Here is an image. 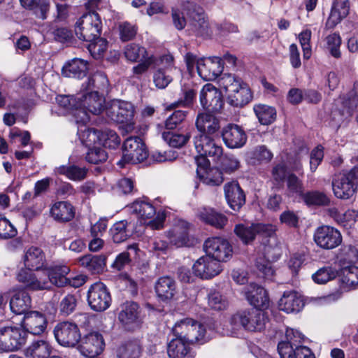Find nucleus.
<instances>
[{
    "label": "nucleus",
    "mask_w": 358,
    "mask_h": 358,
    "mask_svg": "<svg viewBox=\"0 0 358 358\" xmlns=\"http://www.w3.org/2000/svg\"><path fill=\"white\" fill-rule=\"evenodd\" d=\"M78 100V108L74 113L77 123L86 124L90 120V114L98 115L105 108V99L98 91L79 93Z\"/></svg>",
    "instance_id": "1"
},
{
    "label": "nucleus",
    "mask_w": 358,
    "mask_h": 358,
    "mask_svg": "<svg viewBox=\"0 0 358 358\" xmlns=\"http://www.w3.org/2000/svg\"><path fill=\"white\" fill-rule=\"evenodd\" d=\"M267 318L262 310L251 308L234 315L230 320L233 331L231 335L236 334L235 331L241 327L247 331H261L265 328Z\"/></svg>",
    "instance_id": "2"
},
{
    "label": "nucleus",
    "mask_w": 358,
    "mask_h": 358,
    "mask_svg": "<svg viewBox=\"0 0 358 358\" xmlns=\"http://www.w3.org/2000/svg\"><path fill=\"white\" fill-rule=\"evenodd\" d=\"M172 331L176 337H179L189 343L203 344L208 341L204 326L191 318H185L176 322Z\"/></svg>",
    "instance_id": "3"
},
{
    "label": "nucleus",
    "mask_w": 358,
    "mask_h": 358,
    "mask_svg": "<svg viewBox=\"0 0 358 358\" xmlns=\"http://www.w3.org/2000/svg\"><path fill=\"white\" fill-rule=\"evenodd\" d=\"M102 22L100 15L95 11H88L77 21L75 33L78 38L85 41H93L101 36Z\"/></svg>",
    "instance_id": "4"
},
{
    "label": "nucleus",
    "mask_w": 358,
    "mask_h": 358,
    "mask_svg": "<svg viewBox=\"0 0 358 358\" xmlns=\"http://www.w3.org/2000/svg\"><path fill=\"white\" fill-rule=\"evenodd\" d=\"M184 9L189 18V30L197 36L210 37L213 31L202 7L192 1H187Z\"/></svg>",
    "instance_id": "5"
},
{
    "label": "nucleus",
    "mask_w": 358,
    "mask_h": 358,
    "mask_svg": "<svg viewBox=\"0 0 358 358\" xmlns=\"http://www.w3.org/2000/svg\"><path fill=\"white\" fill-rule=\"evenodd\" d=\"M131 213L136 214L145 224H147L152 230H159L163 228L165 216L157 215V216L146 222L147 220L152 218L156 214L155 208L153 205L145 200H136L130 206Z\"/></svg>",
    "instance_id": "6"
},
{
    "label": "nucleus",
    "mask_w": 358,
    "mask_h": 358,
    "mask_svg": "<svg viewBox=\"0 0 358 358\" xmlns=\"http://www.w3.org/2000/svg\"><path fill=\"white\" fill-rule=\"evenodd\" d=\"M275 232V227L271 224L252 223L250 225L238 224L234 227V233L245 245L253 242L257 235L271 237Z\"/></svg>",
    "instance_id": "7"
},
{
    "label": "nucleus",
    "mask_w": 358,
    "mask_h": 358,
    "mask_svg": "<svg viewBox=\"0 0 358 358\" xmlns=\"http://www.w3.org/2000/svg\"><path fill=\"white\" fill-rule=\"evenodd\" d=\"M26 332L16 327H0V350L13 352L20 349L26 343Z\"/></svg>",
    "instance_id": "8"
},
{
    "label": "nucleus",
    "mask_w": 358,
    "mask_h": 358,
    "mask_svg": "<svg viewBox=\"0 0 358 358\" xmlns=\"http://www.w3.org/2000/svg\"><path fill=\"white\" fill-rule=\"evenodd\" d=\"M148 156L145 143L138 136L127 138L123 144L122 159L117 164H136L145 160Z\"/></svg>",
    "instance_id": "9"
},
{
    "label": "nucleus",
    "mask_w": 358,
    "mask_h": 358,
    "mask_svg": "<svg viewBox=\"0 0 358 358\" xmlns=\"http://www.w3.org/2000/svg\"><path fill=\"white\" fill-rule=\"evenodd\" d=\"M107 116L117 123H126L127 132L134 129L130 123L134 113L133 105L127 101H114L106 108Z\"/></svg>",
    "instance_id": "10"
},
{
    "label": "nucleus",
    "mask_w": 358,
    "mask_h": 358,
    "mask_svg": "<svg viewBox=\"0 0 358 358\" xmlns=\"http://www.w3.org/2000/svg\"><path fill=\"white\" fill-rule=\"evenodd\" d=\"M78 350L85 357L93 358L97 357L104 350L105 341L103 335L97 331H92L80 336Z\"/></svg>",
    "instance_id": "11"
},
{
    "label": "nucleus",
    "mask_w": 358,
    "mask_h": 358,
    "mask_svg": "<svg viewBox=\"0 0 358 358\" xmlns=\"http://www.w3.org/2000/svg\"><path fill=\"white\" fill-rule=\"evenodd\" d=\"M53 332L57 343L64 347L74 348L80 339L79 328L73 322H59L55 327Z\"/></svg>",
    "instance_id": "12"
},
{
    "label": "nucleus",
    "mask_w": 358,
    "mask_h": 358,
    "mask_svg": "<svg viewBox=\"0 0 358 358\" xmlns=\"http://www.w3.org/2000/svg\"><path fill=\"white\" fill-rule=\"evenodd\" d=\"M156 69L153 73V82L158 89H165L173 80V74L176 68L173 64V57L164 55L157 59Z\"/></svg>",
    "instance_id": "13"
},
{
    "label": "nucleus",
    "mask_w": 358,
    "mask_h": 358,
    "mask_svg": "<svg viewBox=\"0 0 358 358\" xmlns=\"http://www.w3.org/2000/svg\"><path fill=\"white\" fill-rule=\"evenodd\" d=\"M313 239L317 246L324 250L337 248L343 240L341 232L328 225L317 227L314 233Z\"/></svg>",
    "instance_id": "14"
},
{
    "label": "nucleus",
    "mask_w": 358,
    "mask_h": 358,
    "mask_svg": "<svg viewBox=\"0 0 358 358\" xmlns=\"http://www.w3.org/2000/svg\"><path fill=\"white\" fill-rule=\"evenodd\" d=\"M87 301L90 308L97 312L104 311L110 305L111 297L105 285L96 282L88 290Z\"/></svg>",
    "instance_id": "15"
},
{
    "label": "nucleus",
    "mask_w": 358,
    "mask_h": 358,
    "mask_svg": "<svg viewBox=\"0 0 358 358\" xmlns=\"http://www.w3.org/2000/svg\"><path fill=\"white\" fill-rule=\"evenodd\" d=\"M17 278L29 290L50 289V282L44 269L41 273H34L31 270L21 269L17 275Z\"/></svg>",
    "instance_id": "16"
},
{
    "label": "nucleus",
    "mask_w": 358,
    "mask_h": 358,
    "mask_svg": "<svg viewBox=\"0 0 358 358\" xmlns=\"http://www.w3.org/2000/svg\"><path fill=\"white\" fill-rule=\"evenodd\" d=\"M199 99L203 108L209 111L220 112L224 106L221 92L211 83H207L203 87Z\"/></svg>",
    "instance_id": "17"
},
{
    "label": "nucleus",
    "mask_w": 358,
    "mask_h": 358,
    "mask_svg": "<svg viewBox=\"0 0 358 358\" xmlns=\"http://www.w3.org/2000/svg\"><path fill=\"white\" fill-rule=\"evenodd\" d=\"M194 145L197 152L201 155L211 157L215 162L222 158L223 149L207 134H198L194 137Z\"/></svg>",
    "instance_id": "18"
},
{
    "label": "nucleus",
    "mask_w": 358,
    "mask_h": 358,
    "mask_svg": "<svg viewBox=\"0 0 358 358\" xmlns=\"http://www.w3.org/2000/svg\"><path fill=\"white\" fill-rule=\"evenodd\" d=\"M190 227L191 224L185 220L176 221L172 229L166 232V237L170 243L177 248L193 245L194 241L189 235Z\"/></svg>",
    "instance_id": "19"
},
{
    "label": "nucleus",
    "mask_w": 358,
    "mask_h": 358,
    "mask_svg": "<svg viewBox=\"0 0 358 358\" xmlns=\"http://www.w3.org/2000/svg\"><path fill=\"white\" fill-rule=\"evenodd\" d=\"M203 249L207 255L219 263L227 261L232 255V248L229 243L217 237L207 239L203 244Z\"/></svg>",
    "instance_id": "20"
},
{
    "label": "nucleus",
    "mask_w": 358,
    "mask_h": 358,
    "mask_svg": "<svg viewBox=\"0 0 358 358\" xmlns=\"http://www.w3.org/2000/svg\"><path fill=\"white\" fill-rule=\"evenodd\" d=\"M192 269L195 275L202 279H210L221 272L222 266L217 260L206 254L196 261Z\"/></svg>",
    "instance_id": "21"
},
{
    "label": "nucleus",
    "mask_w": 358,
    "mask_h": 358,
    "mask_svg": "<svg viewBox=\"0 0 358 358\" xmlns=\"http://www.w3.org/2000/svg\"><path fill=\"white\" fill-rule=\"evenodd\" d=\"M220 57L200 58L197 63V72L205 80H213L222 72L223 66Z\"/></svg>",
    "instance_id": "22"
},
{
    "label": "nucleus",
    "mask_w": 358,
    "mask_h": 358,
    "mask_svg": "<svg viewBox=\"0 0 358 358\" xmlns=\"http://www.w3.org/2000/svg\"><path fill=\"white\" fill-rule=\"evenodd\" d=\"M140 307L136 302L126 301L120 306L118 320L124 328L131 330L139 323Z\"/></svg>",
    "instance_id": "23"
},
{
    "label": "nucleus",
    "mask_w": 358,
    "mask_h": 358,
    "mask_svg": "<svg viewBox=\"0 0 358 358\" xmlns=\"http://www.w3.org/2000/svg\"><path fill=\"white\" fill-rule=\"evenodd\" d=\"M222 136L226 145L230 148H241L247 141L245 132L237 124H229L224 128Z\"/></svg>",
    "instance_id": "24"
},
{
    "label": "nucleus",
    "mask_w": 358,
    "mask_h": 358,
    "mask_svg": "<svg viewBox=\"0 0 358 358\" xmlns=\"http://www.w3.org/2000/svg\"><path fill=\"white\" fill-rule=\"evenodd\" d=\"M224 196L229 207L238 211L245 203V195L236 181L226 183L224 186Z\"/></svg>",
    "instance_id": "25"
},
{
    "label": "nucleus",
    "mask_w": 358,
    "mask_h": 358,
    "mask_svg": "<svg viewBox=\"0 0 358 358\" xmlns=\"http://www.w3.org/2000/svg\"><path fill=\"white\" fill-rule=\"evenodd\" d=\"M22 325L27 332L34 335H40L45 331L47 321L41 313L29 311L25 313Z\"/></svg>",
    "instance_id": "26"
},
{
    "label": "nucleus",
    "mask_w": 358,
    "mask_h": 358,
    "mask_svg": "<svg viewBox=\"0 0 358 358\" xmlns=\"http://www.w3.org/2000/svg\"><path fill=\"white\" fill-rule=\"evenodd\" d=\"M245 296L255 309H264L268 306L269 299L266 291L261 286L250 283L245 287Z\"/></svg>",
    "instance_id": "27"
},
{
    "label": "nucleus",
    "mask_w": 358,
    "mask_h": 358,
    "mask_svg": "<svg viewBox=\"0 0 358 358\" xmlns=\"http://www.w3.org/2000/svg\"><path fill=\"white\" fill-rule=\"evenodd\" d=\"M292 342H280L278 350L281 358H315L314 354L306 346H296Z\"/></svg>",
    "instance_id": "28"
},
{
    "label": "nucleus",
    "mask_w": 358,
    "mask_h": 358,
    "mask_svg": "<svg viewBox=\"0 0 358 358\" xmlns=\"http://www.w3.org/2000/svg\"><path fill=\"white\" fill-rule=\"evenodd\" d=\"M332 189L336 197L348 199L356 192L357 186L354 182L348 180L345 176L338 175L332 180Z\"/></svg>",
    "instance_id": "29"
},
{
    "label": "nucleus",
    "mask_w": 358,
    "mask_h": 358,
    "mask_svg": "<svg viewBox=\"0 0 358 358\" xmlns=\"http://www.w3.org/2000/svg\"><path fill=\"white\" fill-rule=\"evenodd\" d=\"M24 264L27 270H43L46 268L45 253L41 248L32 246L25 252Z\"/></svg>",
    "instance_id": "30"
},
{
    "label": "nucleus",
    "mask_w": 358,
    "mask_h": 358,
    "mask_svg": "<svg viewBox=\"0 0 358 358\" xmlns=\"http://www.w3.org/2000/svg\"><path fill=\"white\" fill-rule=\"evenodd\" d=\"M155 291L161 301H170L176 294V282L170 276L161 277L155 284Z\"/></svg>",
    "instance_id": "31"
},
{
    "label": "nucleus",
    "mask_w": 358,
    "mask_h": 358,
    "mask_svg": "<svg viewBox=\"0 0 358 358\" xmlns=\"http://www.w3.org/2000/svg\"><path fill=\"white\" fill-rule=\"evenodd\" d=\"M45 273L50 282V289L52 285L62 287L68 285L66 275L70 272V268L66 265H56L45 268Z\"/></svg>",
    "instance_id": "32"
},
{
    "label": "nucleus",
    "mask_w": 358,
    "mask_h": 358,
    "mask_svg": "<svg viewBox=\"0 0 358 358\" xmlns=\"http://www.w3.org/2000/svg\"><path fill=\"white\" fill-rule=\"evenodd\" d=\"M31 305V299L24 289L14 291L10 299V308L16 315L27 313Z\"/></svg>",
    "instance_id": "33"
},
{
    "label": "nucleus",
    "mask_w": 358,
    "mask_h": 358,
    "mask_svg": "<svg viewBox=\"0 0 358 358\" xmlns=\"http://www.w3.org/2000/svg\"><path fill=\"white\" fill-rule=\"evenodd\" d=\"M303 306L302 298L294 291L285 292L278 302L280 310L287 313L299 312Z\"/></svg>",
    "instance_id": "34"
},
{
    "label": "nucleus",
    "mask_w": 358,
    "mask_h": 358,
    "mask_svg": "<svg viewBox=\"0 0 358 358\" xmlns=\"http://www.w3.org/2000/svg\"><path fill=\"white\" fill-rule=\"evenodd\" d=\"M196 127L200 134H213L220 129L218 119L209 113H200L196 119Z\"/></svg>",
    "instance_id": "35"
},
{
    "label": "nucleus",
    "mask_w": 358,
    "mask_h": 358,
    "mask_svg": "<svg viewBox=\"0 0 358 358\" xmlns=\"http://www.w3.org/2000/svg\"><path fill=\"white\" fill-rule=\"evenodd\" d=\"M143 345L138 338L128 340L122 343L116 351L117 358H140Z\"/></svg>",
    "instance_id": "36"
},
{
    "label": "nucleus",
    "mask_w": 358,
    "mask_h": 358,
    "mask_svg": "<svg viewBox=\"0 0 358 358\" xmlns=\"http://www.w3.org/2000/svg\"><path fill=\"white\" fill-rule=\"evenodd\" d=\"M198 217L205 223L217 229H222L227 223V217L213 208L204 207L197 213Z\"/></svg>",
    "instance_id": "37"
},
{
    "label": "nucleus",
    "mask_w": 358,
    "mask_h": 358,
    "mask_svg": "<svg viewBox=\"0 0 358 358\" xmlns=\"http://www.w3.org/2000/svg\"><path fill=\"white\" fill-rule=\"evenodd\" d=\"M81 266L92 273L103 272L106 265V256L104 255H94L88 254L78 259Z\"/></svg>",
    "instance_id": "38"
},
{
    "label": "nucleus",
    "mask_w": 358,
    "mask_h": 358,
    "mask_svg": "<svg viewBox=\"0 0 358 358\" xmlns=\"http://www.w3.org/2000/svg\"><path fill=\"white\" fill-rule=\"evenodd\" d=\"M349 8L350 3L348 0H336L327 21L326 26L330 29L334 28L343 18L348 15Z\"/></svg>",
    "instance_id": "39"
},
{
    "label": "nucleus",
    "mask_w": 358,
    "mask_h": 358,
    "mask_svg": "<svg viewBox=\"0 0 358 358\" xmlns=\"http://www.w3.org/2000/svg\"><path fill=\"white\" fill-rule=\"evenodd\" d=\"M51 216L56 221L66 222L71 220L75 215L73 206L67 201L56 202L50 208Z\"/></svg>",
    "instance_id": "40"
},
{
    "label": "nucleus",
    "mask_w": 358,
    "mask_h": 358,
    "mask_svg": "<svg viewBox=\"0 0 358 358\" xmlns=\"http://www.w3.org/2000/svg\"><path fill=\"white\" fill-rule=\"evenodd\" d=\"M87 62L78 58H74L67 63L62 69V74L66 77L83 78L88 70Z\"/></svg>",
    "instance_id": "41"
},
{
    "label": "nucleus",
    "mask_w": 358,
    "mask_h": 358,
    "mask_svg": "<svg viewBox=\"0 0 358 358\" xmlns=\"http://www.w3.org/2000/svg\"><path fill=\"white\" fill-rule=\"evenodd\" d=\"M188 343L183 339L172 338L167 346V353L170 358H192Z\"/></svg>",
    "instance_id": "42"
},
{
    "label": "nucleus",
    "mask_w": 358,
    "mask_h": 358,
    "mask_svg": "<svg viewBox=\"0 0 358 358\" xmlns=\"http://www.w3.org/2000/svg\"><path fill=\"white\" fill-rule=\"evenodd\" d=\"M23 8L32 12L38 19L47 18L50 3L47 0H20Z\"/></svg>",
    "instance_id": "43"
},
{
    "label": "nucleus",
    "mask_w": 358,
    "mask_h": 358,
    "mask_svg": "<svg viewBox=\"0 0 358 358\" xmlns=\"http://www.w3.org/2000/svg\"><path fill=\"white\" fill-rule=\"evenodd\" d=\"M252 99V94L250 89L245 83L240 89L228 95V101L230 105L234 107H243L247 105Z\"/></svg>",
    "instance_id": "44"
},
{
    "label": "nucleus",
    "mask_w": 358,
    "mask_h": 358,
    "mask_svg": "<svg viewBox=\"0 0 358 358\" xmlns=\"http://www.w3.org/2000/svg\"><path fill=\"white\" fill-rule=\"evenodd\" d=\"M128 227L129 222L127 220L118 221L113 224L109 230L113 241L120 243L127 241L131 236V231Z\"/></svg>",
    "instance_id": "45"
},
{
    "label": "nucleus",
    "mask_w": 358,
    "mask_h": 358,
    "mask_svg": "<svg viewBox=\"0 0 358 358\" xmlns=\"http://www.w3.org/2000/svg\"><path fill=\"white\" fill-rule=\"evenodd\" d=\"M58 173L64 175L69 180L82 181L87 178L88 170L84 166L77 165L61 166L57 168Z\"/></svg>",
    "instance_id": "46"
},
{
    "label": "nucleus",
    "mask_w": 358,
    "mask_h": 358,
    "mask_svg": "<svg viewBox=\"0 0 358 358\" xmlns=\"http://www.w3.org/2000/svg\"><path fill=\"white\" fill-rule=\"evenodd\" d=\"M191 138V132L185 130L182 133L177 132H163L162 138L169 146L180 148L185 146Z\"/></svg>",
    "instance_id": "47"
},
{
    "label": "nucleus",
    "mask_w": 358,
    "mask_h": 358,
    "mask_svg": "<svg viewBox=\"0 0 358 358\" xmlns=\"http://www.w3.org/2000/svg\"><path fill=\"white\" fill-rule=\"evenodd\" d=\"M51 347L50 344L40 340L34 341L26 350V356L28 358H48L50 354Z\"/></svg>",
    "instance_id": "48"
},
{
    "label": "nucleus",
    "mask_w": 358,
    "mask_h": 358,
    "mask_svg": "<svg viewBox=\"0 0 358 358\" xmlns=\"http://www.w3.org/2000/svg\"><path fill=\"white\" fill-rule=\"evenodd\" d=\"M196 174L200 180L206 185L218 186L224 180L222 173L217 169H209L201 173V170L196 169Z\"/></svg>",
    "instance_id": "49"
},
{
    "label": "nucleus",
    "mask_w": 358,
    "mask_h": 358,
    "mask_svg": "<svg viewBox=\"0 0 358 358\" xmlns=\"http://www.w3.org/2000/svg\"><path fill=\"white\" fill-rule=\"evenodd\" d=\"M254 111L259 122L264 125L271 124L276 118L275 109L267 105H255L254 106Z\"/></svg>",
    "instance_id": "50"
},
{
    "label": "nucleus",
    "mask_w": 358,
    "mask_h": 358,
    "mask_svg": "<svg viewBox=\"0 0 358 358\" xmlns=\"http://www.w3.org/2000/svg\"><path fill=\"white\" fill-rule=\"evenodd\" d=\"M245 83L243 80L230 73L223 74L219 80V85L221 88L224 89L228 95L240 89Z\"/></svg>",
    "instance_id": "51"
},
{
    "label": "nucleus",
    "mask_w": 358,
    "mask_h": 358,
    "mask_svg": "<svg viewBox=\"0 0 358 358\" xmlns=\"http://www.w3.org/2000/svg\"><path fill=\"white\" fill-rule=\"evenodd\" d=\"M108 85L109 83L106 75L102 72L97 71L88 79L85 91L96 90V91L98 92H107Z\"/></svg>",
    "instance_id": "52"
},
{
    "label": "nucleus",
    "mask_w": 358,
    "mask_h": 358,
    "mask_svg": "<svg viewBox=\"0 0 358 358\" xmlns=\"http://www.w3.org/2000/svg\"><path fill=\"white\" fill-rule=\"evenodd\" d=\"M302 198L308 206H328L330 203L329 196L319 191L308 192L302 195Z\"/></svg>",
    "instance_id": "53"
},
{
    "label": "nucleus",
    "mask_w": 358,
    "mask_h": 358,
    "mask_svg": "<svg viewBox=\"0 0 358 358\" xmlns=\"http://www.w3.org/2000/svg\"><path fill=\"white\" fill-rule=\"evenodd\" d=\"M101 131L94 129H85L79 134L81 143L90 148L100 144Z\"/></svg>",
    "instance_id": "54"
},
{
    "label": "nucleus",
    "mask_w": 358,
    "mask_h": 358,
    "mask_svg": "<svg viewBox=\"0 0 358 358\" xmlns=\"http://www.w3.org/2000/svg\"><path fill=\"white\" fill-rule=\"evenodd\" d=\"M124 55L128 60L132 62L143 60L149 57L145 48L135 43H131L126 47Z\"/></svg>",
    "instance_id": "55"
},
{
    "label": "nucleus",
    "mask_w": 358,
    "mask_h": 358,
    "mask_svg": "<svg viewBox=\"0 0 358 358\" xmlns=\"http://www.w3.org/2000/svg\"><path fill=\"white\" fill-rule=\"evenodd\" d=\"M255 267L258 269L262 277L270 278L273 275L274 270L272 268L271 262L266 256L262 254H258L255 259Z\"/></svg>",
    "instance_id": "56"
},
{
    "label": "nucleus",
    "mask_w": 358,
    "mask_h": 358,
    "mask_svg": "<svg viewBox=\"0 0 358 358\" xmlns=\"http://www.w3.org/2000/svg\"><path fill=\"white\" fill-rule=\"evenodd\" d=\"M120 143V139L115 131L104 129L100 134V144L105 148L114 149Z\"/></svg>",
    "instance_id": "57"
},
{
    "label": "nucleus",
    "mask_w": 358,
    "mask_h": 358,
    "mask_svg": "<svg viewBox=\"0 0 358 358\" xmlns=\"http://www.w3.org/2000/svg\"><path fill=\"white\" fill-rule=\"evenodd\" d=\"M337 275V271L331 266L320 268L313 275V280L319 284H324L328 281L334 279Z\"/></svg>",
    "instance_id": "58"
},
{
    "label": "nucleus",
    "mask_w": 358,
    "mask_h": 358,
    "mask_svg": "<svg viewBox=\"0 0 358 358\" xmlns=\"http://www.w3.org/2000/svg\"><path fill=\"white\" fill-rule=\"evenodd\" d=\"M108 155L104 149L99 145L88 148L86 153V159L92 164L103 162L107 159Z\"/></svg>",
    "instance_id": "59"
},
{
    "label": "nucleus",
    "mask_w": 358,
    "mask_h": 358,
    "mask_svg": "<svg viewBox=\"0 0 358 358\" xmlns=\"http://www.w3.org/2000/svg\"><path fill=\"white\" fill-rule=\"evenodd\" d=\"M186 117V112L183 110H176L164 122V127L168 130H173L180 128Z\"/></svg>",
    "instance_id": "60"
},
{
    "label": "nucleus",
    "mask_w": 358,
    "mask_h": 358,
    "mask_svg": "<svg viewBox=\"0 0 358 358\" xmlns=\"http://www.w3.org/2000/svg\"><path fill=\"white\" fill-rule=\"evenodd\" d=\"M16 228L5 217L0 215V238L8 239L17 235Z\"/></svg>",
    "instance_id": "61"
},
{
    "label": "nucleus",
    "mask_w": 358,
    "mask_h": 358,
    "mask_svg": "<svg viewBox=\"0 0 358 358\" xmlns=\"http://www.w3.org/2000/svg\"><path fill=\"white\" fill-rule=\"evenodd\" d=\"M342 281L347 286L358 285V266L351 265L343 269Z\"/></svg>",
    "instance_id": "62"
},
{
    "label": "nucleus",
    "mask_w": 358,
    "mask_h": 358,
    "mask_svg": "<svg viewBox=\"0 0 358 358\" xmlns=\"http://www.w3.org/2000/svg\"><path fill=\"white\" fill-rule=\"evenodd\" d=\"M77 306V298L74 294H67L59 303V310L63 315H69L72 313Z\"/></svg>",
    "instance_id": "63"
},
{
    "label": "nucleus",
    "mask_w": 358,
    "mask_h": 358,
    "mask_svg": "<svg viewBox=\"0 0 358 358\" xmlns=\"http://www.w3.org/2000/svg\"><path fill=\"white\" fill-rule=\"evenodd\" d=\"M327 48L329 50L331 55L336 57H341L340 46L341 44V38L340 36L336 33L327 36Z\"/></svg>",
    "instance_id": "64"
}]
</instances>
